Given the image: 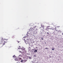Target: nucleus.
<instances>
[{
  "label": "nucleus",
  "instance_id": "obj_20",
  "mask_svg": "<svg viewBox=\"0 0 63 63\" xmlns=\"http://www.w3.org/2000/svg\"><path fill=\"white\" fill-rule=\"evenodd\" d=\"M51 29H52V28Z\"/></svg>",
  "mask_w": 63,
  "mask_h": 63
},
{
  "label": "nucleus",
  "instance_id": "obj_14",
  "mask_svg": "<svg viewBox=\"0 0 63 63\" xmlns=\"http://www.w3.org/2000/svg\"><path fill=\"white\" fill-rule=\"evenodd\" d=\"M34 57H36V55H34Z\"/></svg>",
  "mask_w": 63,
  "mask_h": 63
},
{
  "label": "nucleus",
  "instance_id": "obj_18",
  "mask_svg": "<svg viewBox=\"0 0 63 63\" xmlns=\"http://www.w3.org/2000/svg\"><path fill=\"white\" fill-rule=\"evenodd\" d=\"M62 35H63V33H62Z\"/></svg>",
  "mask_w": 63,
  "mask_h": 63
},
{
  "label": "nucleus",
  "instance_id": "obj_13",
  "mask_svg": "<svg viewBox=\"0 0 63 63\" xmlns=\"http://www.w3.org/2000/svg\"><path fill=\"white\" fill-rule=\"evenodd\" d=\"M36 26H35L34 27V28H36Z\"/></svg>",
  "mask_w": 63,
  "mask_h": 63
},
{
  "label": "nucleus",
  "instance_id": "obj_2",
  "mask_svg": "<svg viewBox=\"0 0 63 63\" xmlns=\"http://www.w3.org/2000/svg\"><path fill=\"white\" fill-rule=\"evenodd\" d=\"M4 39H3V38H1V40H0V43H2V42H3V41H4Z\"/></svg>",
  "mask_w": 63,
  "mask_h": 63
},
{
  "label": "nucleus",
  "instance_id": "obj_3",
  "mask_svg": "<svg viewBox=\"0 0 63 63\" xmlns=\"http://www.w3.org/2000/svg\"><path fill=\"white\" fill-rule=\"evenodd\" d=\"M33 28H30V30L31 31H32V30H33Z\"/></svg>",
  "mask_w": 63,
  "mask_h": 63
},
{
  "label": "nucleus",
  "instance_id": "obj_1",
  "mask_svg": "<svg viewBox=\"0 0 63 63\" xmlns=\"http://www.w3.org/2000/svg\"><path fill=\"white\" fill-rule=\"evenodd\" d=\"M7 39H4V41H3L2 42H1H1L0 41V47H3V46L5 45V43H7Z\"/></svg>",
  "mask_w": 63,
  "mask_h": 63
},
{
  "label": "nucleus",
  "instance_id": "obj_16",
  "mask_svg": "<svg viewBox=\"0 0 63 63\" xmlns=\"http://www.w3.org/2000/svg\"><path fill=\"white\" fill-rule=\"evenodd\" d=\"M17 59H16H16L15 60V61L16 60V61H17Z\"/></svg>",
  "mask_w": 63,
  "mask_h": 63
},
{
  "label": "nucleus",
  "instance_id": "obj_6",
  "mask_svg": "<svg viewBox=\"0 0 63 63\" xmlns=\"http://www.w3.org/2000/svg\"><path fill=\"white\" fill-rule=\"evenodd\" d=\"M37 52V50H35V51L34 52Z\"/></svg>",
  "mask_w": 63,
  "mask_h": 63
},
{
  "label": "nucleus",
  "instance_id": "obj_7",
  "mask_svg": "<svg viewBox=\"0 0 63 63\" xmlns=\"http://www.w3.org/2000/svg\"><path fill=\"white\" fill-rule=\"evenodd\" d=\"M19 60H22V59H21V58H19Z\"/></svg>",
  "mask_w": 63,
  "mask_h": 63
},
{
  "label": "nucleus",
  "instance_id": "obj_4",
  "mask_svg": "<svg viewBox=\"0 0 63 63\" xmlns=\"http://www.w3.org/2000/svg\"><path fill=\"white\" fill-rule=\"evenodd\" d=\"M41 27H42V28H43V29H44V28H45V26L44 25H42L41 26Z\"/></svg>",
  "mask_w": 63,
  "mask_h": 63
},
{
  "label": "nucleus",
  "instance_id": "obj_19",
  "mask_svg": "<svg viewBox=\"0 0 63 63\" xmlns=\"http://www.w3.org/2000/svg\"><path fill=\"white\" fill-rule=\"evenodd\" d=\"M56 31H57V30H56Z\"/></svg>",
  "mask_w": 63,
  "mask_h": 63
},
{
  "label": "nucleus",
  "instance_id": "obj_11",
  "mask_svg": "<svg viewBox=\"0 0 63 63\" xmlns=\"http://www.w3.org/2000/svg\"><path fill=\"white\" fill-rule=\"evenodd\" d=\"M45 49H48V48H47V47H46V48H45Z\"/></svg>",
  "mask_w": 63,
  "mask_h": 63
},
{
  "label": "nucleus",
  "instance_id": "obj_21",
  "mask_svg": "<svg viewBox=\"0 0 63 63\" xmlns=\"http://www.w3.org/2000/svg\"><path fill=\"white\" fill-rule=\"evenodd\" d=\"M19 42H18V43H19Z\"/></svg>",
  "mask_w": 63,
  "mask_h": 63
},
{
  "label": "nucleus",
  "instance_id": "obj_15",
  "mask_svg": "<svg viewBox=\"0 0 63 63\" xmlns=\"http://www.w3.org/2000/svg\"><path fill=\"white\" fill-rule=\"evenodd\" d=\"M19 52H20L21 53V52H21V51H19Z\"/></svg>",
  "mask_w": 63,
  "mask_h": 63
},
{
  "label": "nucleus",
  "instance_id": "obj_12",
  "mask_svg": "<svg viewBox=\"0 0 63 63\" xmlns=\"http://www.w3.org/2000/svg\"><path fill=\"white\" fill-rule=\"evenodd\" d=\"M20 62H23V61L22 60Z\"/></svg>",
  "mask_w": 63,
  "mask_h": 63
},
{
  "label": "nucleus",
  "instance_id": "obj_5",
  "mask_svg": "<svg viewBox=\"0 0 63 63\" xmlns=\"http://www.w3.org/2000/svg\"><path fill=\"white\" fill-rule=\"evenodd\" d=\"M55 49L53 47L52 48V50H54V49Z\"/></svg>",
  "mask_w": 63,
  "mask_h": 63
},
{
  "label": "nucleus",
  "instance_id": "obj_9",
  "mask_svg": "<svg viewBox=\"0 0 63 63\" xmlns=\"http://www.w3.org/2000/svg\"><path fill=\"white\" fill-rule=\"evenodd\" d=\"M49 33L48 32H47V35H48V34H49Z\"/></svg>",
  "mask_w": 63,
  "mask_h": 63
},
{
  "label": "nucleus",
  "instance_id": "obj_8",
  "mask_svg": "<svg viewBox=\"0 0 63 63\" xmlns=\"http://www.w3.org/2000/svg\"><path fill=\"white\" fill-rule=\"evenodd\" d=\"M13 57H16V56H15V55H14V56H13Z\"/></svg>",
  "mask_w": 63,
  "mask_h": 63
},
{
  "label": "nucleus",
  "instance_id": "obj_10",
  "mask_svg": "<svg viewBox=\"0 0 63 63\" xmlns=\"http://www.w3.org/2000/svg\"><path fill=\"white\" fill-rule=\"evenodd\" d=\"M14 37H15V36H12V38H14Z\"/></svg>",
  "mask_w": 63,
  "mask_h": 63
},
{
  "label": "nucleus",
  "instance_id": "obj_17",
  "mask_svg": "<svg viewBox=\"0 0 63 63\" xmlns=\"http://www.w3.org/2000/svg\"><path fill=\"white\" fill-rule=\"evenodd\" d=\"M42 40H43V38H42Z\"/></svg>",
  "mask_w": 63,
  "mask_h": 63
}]
</instances>
